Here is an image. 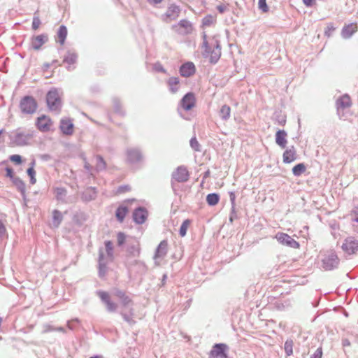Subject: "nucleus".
<instances>
[{"instance_id":"obj_1","label":"nucleus","mask_w":358,"mask_h":358,"mask_svg":"<svg viewBox=\"0 0 358 358\" xmlns=\"http://www.w3.org/2000/svg\"><path fill=\"white\" fill-rule=\"evenodd\" d=\"M202 48L203 57H208L211 64H215L218 62L221 57V45L216 37L214 36L208 41L206 34L203 33Z\"/></svg>"},{"instance_id":"obj_2","label":"nucleus","mask_w":358,"mask_h":358,"mask_svg":"<svg viewBox=\"0 0 358 358\" xmlns=\"http://www.w3.org/2000/svg\"><path fill=\"white\" fill-rule=\"evenodd\" d=\"M339 259L334 250L327 251L322 259V266L325 271H331L336 268L339 264Z\"/></svg>"},{"instance_id":"obj_3","label":"nucleus","mask_w":358,"mask_h":358,"mask_svg":"<svg viewBox=\"0 0 358 358\" xmlns=\"http://www.w3.org/2000/svg\"><path fill=\"white\" fill-rule=\"evenodd\" d=\"M352 106L350 96L345 94L340 96L336 101V107L337 115L340 119L345 117L346 110L349 109Z\"/></svg>"},{"instance_id":"obj_4","label":"nucleus","mask_w":358,"mask_h":358,"mask_svg":"<svg viewBox=\"0 0 358 358\" xmlns=\"http://www.w3.org/2000/svg\"><path fill=\"white\" fill-rule=\"evenodd\" d=\"M47 104L51 110H59L61 107V98L56 89L50 90L46 96Z\"/></svg>"},{"instance_id":"obj_5","label":"nucleus","mask_w":358,"mask_h":358,"mask_svg":"<svg viewBox=\"0 0 358 358\" xmlns=\"http://www.w3.org/2000/svg\"><path fill=\"white\" fill-rule=\"evenodd\" d=\"M20 108L23 113L32 114L36 110L37 103L34 97L26 96L20 101Z\"/></svg>"},{"instance_id":"obj_6","label":"nucleus","mask_w":358,"mask_h":358,"mask_svg":"<svg viewBox=\"0 0 358 358\" xmlns=\"http://www.w3.org/2000/svg\"><path fill=\"white\" fill-rule=\"evenodd\" d=\"M172 29L180 35H187L192 33L193 26L190 21L182 19L178 23L172 25Z\"/></svg>"},{"instance_id":"obj_7","label":"nucleus","mask_w":358,"mask_h":358,"mask_svg":"<svg viewBox=\"0 0 358 358\" xmlns=\"http://www.w3.org/2000/svg\"><path fill=\"white\" fill-rule=\"evenodd\" d=\"M275 238L282 245L289 247L291 248L297 249L299 248L300 245L299 242L295 241L293 238H292L289 235L282 232H278Z\"/></svg>"},{"instance_id":"obj_8","label":"nucleus","mask_w":358,"mask_h":358,"mask_svg":"<svg viewBox=\"0 0 358 358\" xmlns=\"http://www.w3.org/2000/svg\"><path fill=\"white\" fill-rule=\"evenodd\" d=\"M180 11L181 9L180 6L176 4H171L168 7L166 13L161 15V20L166 23L171 22L179 17Z\"/></svg>"},{"instance_id":"obj_9","label":"nucleus","mask_w":358,"mask_h":358,"mask_svg":"<svg viewBox=\"0 0 358 358\" xmlns=\"http://www.w3.org/2000/svg\"><path fill=\"white\" fill-rule=\"evenodd\" d=\"M53 122L47 115H43L38 117L36 122L37 129L42 132H48L51 130Z\"/></svg>"},{"instance_id":"obj_10","label":"nucleus","mask_w":358,"mask_h":358,"mask_svg":"<svg viewBox=\"0 0 358 358\" xmlns=\"http://www.w3.org/2000/svg\"><path fill=\"white\" fill-rule=\"evenodd\" d=\"M189 173L184 166H178L172 173V180L178 182H185L189 180Z\"/></svg>"},{"instance_id":"obj_11","label":"nucleus","mask_w":358,"mask_h":358,"mask_svg":"<svg viewBox=\"0 0 358 358\" xmlns=\"http://www.w3.org/2000/svg\"><path fill=\"white\" fill-rule=\"evenodd\" d=\"M59 129L63 134L70 136L74 132V125L73 120L65 117L60 120Z\"/></svg>"},{"instance_id":"obj_12","label":"nucleus","mask_w":358,"mask_h":358,"mask_svg":"<svg viewBox=\"0 0 358 358\" xmlns=\"http://www.w3.org/2000/svg\"><path fill=\"white\" fill-rule=\"evenodd\" d=\"M343 250L348 254H354L358 250V241L352 238H348L345 240L341 246Z\"/></svg>"},{"instance_id":"obj_13","label":"nucleus","mask_w":358,"mask_h":358,"mask_svg":"<svg viewBox=\"0 0 358 358\" xmlns=\"http://www.w3.org/2000/svg\"><path fill=\"white\" fill-rule=\"evenodd\" d=\"M195 105V97L193 93H187L180 102V107L187 111L191 110Z\"/></svg>"},{"instance_id":"obj_14","label":"nucleus","mask_w":358,"mask_h":358,"mask_svg":"<svg viewBox=\"0 0 358 358\" xmlns=\"http://www.w3.org/2000/svg\"><path fill=\"white\" fill-rule=\"evenodd\" d=\"M97 295L106 304L107 309L109 311L113 312L117 309V305L111 301L110 296L108 292L104 291H99L98 292Z\"/></svg>"},{"instance_id":"obj_15","label":"nucleus","mask_w":358,"mask_h":358,"mask_svg":"<svg viewBox=\"0 0 358 358\" xmlns=\"http://www.w3.org/2000/svg\"><path fill=\"white\" fill-rule=\"evenodd\" d=\"M227 348L223 343L215 344L210 352V358H227L225 352Z\"/></svg>"},{"instance_id":"obj_16","label":"nucleus","mask_w":358,"mask_h":358,"mask_svg":"<svg viewBox=\"0 0 358 358\" xmlns=\"http://www.w3.org/2000/svg\"><path fill=\"white\" fill-rule=\"evenodd\" d=\"M179 71L182 77L188 78L195 73L196 67L193 62H187L180 66Z\"/></svg>"},{"instance_id":"obj_17","label":"nucleus","mask_w":358,"mask_h":358,"mask_svg":"<svg viewBox=\"0 0 358 358\" xmlns=\"http://www.w3.org/2000/svg\"><path fill=\"white\" fill-rule=\"evenodd\" d=\"M357 31L356 24H349L345 25L341 30V36L343 38H350Z\"/></svg>"},{"instance_id":"obj_18","label":"nucleus","mask_w":358,"mask_h":358,"mask_svg":"<svg viewBox=\"0 0 358 358\" xmlns=\"http://www.w3.org/2000/svg\"><path fill=\"white\" fill-rule=\"evenodd\" d=\"M283 162L289 164L296 159V152L295 148L292 145L290 148L287 149L282 155Z\"/></svg>"},{"instance_id":"obj_19","label":"nucleus","mask_w":358,"mask_h":358,"mask_svg":"<svg viewBox=\"0 0 358 358\" xmlns=\"http://www.w3.org/2000/svg\"><path fill=\"white\" fill-rule=\"evenodd\" d=\"M287 134L285 130H278L275 134V143L281 148H285L287 145Z\"/></svg>"},{"instance_id":"obj_20","label":"nucleus","mask_w":358,"mask_h":358,"mask_svg":"<svg viewBox=\"0 0 358 358\" xmlns=\"http://www.w3.org/2000/svg\"><path fill=\"white\" fill-rule=\"evenodd\" d=\"M147 216L148 212L142 208L135 210L133 213L134 220L138 224L143 223L145 221Z\"/></svg>"},{"instance_id":"obj_21","label":"nucleus","mask_w":358,"mask_h":358,"mask_svg":"<svg viewBox=\"0 0 358 358\" xmlns=\"http://www.w3.org/2000/svg\"><path fill=\"white\" fill-rule=\"evenodd\" d=\"M115 296L117 297L122 306L128 307L132 305V301L129 298V296L126 295V294L121 290H116L114 293Z\"/></svg>"},{"instance_id":"obj_22","label":"nucleus","mask_w":358,"mask_h":358,"mask_svg":"<svg viewBox=\"0 0 358 358\" xmlns=\"http://www.w3.org/2000/svg\"><path fill=\"white\" fill-rule=\"evenodd\" d=\"M47 41L48 36L46 35H38L32 38L31 45L34 49L38 50Z\"/></svg>"},{"instance_id":"obj_23","label":"nucleus","mask_w":358,"mask_h":358,"mask_svg":"<svg viewBox=\"0 0 358 358\" xmlns=\"http://www.w3.org/2000/svg\"><path fill=\"white\" fill-rule=\"evenodd\" d=\"M168 85L169 86L170 91L173 93H176L180 88V80L178 78L171 77L168 80Z\"/></svg>"},{"instance_id":"obj_24","label":"nucleus","mask_w":358,"mask_h":358,"mask_svg":"<svg viewBox=\"0 0 358 358\" xmlns=\"http://www.w3.org/2000/svg\"><path fill=\"white\" fill-rule=\"evenodd\" d=\"M67 29L64 25H62L59 27V30L57 31V40L61 45H64L65 40L67 36Z\"/></svg>"},{"instance_id":"obj_25","label":"nucleus","mask_w":358,"mask_h":358,"mask_svg":"<svg viewBox=\"0 0 358 358\" xmlns=\"http://www.w3.org/2000/svg\"><path fill=\"white\" fill-rule=\"evenodd\" d=\"M77 57L78 56L76 53L72 52H68L63 59V62L67 64L69 67L70 66L74 64L76 62Z\"/></svg>"},{"instance_id":"obj_26","label":"nucleus","mask_w":358,"mask_h":358,"mask_svg":"<svg viewBox=\"0 0 358 358\" xmlns=\"http://www.w3.org/2000/svg\"><path fill=\"white\" fill-rule=\"evenodd\" d=\"M219 113L222 120L226 121L230 117L231 108L229 106L224 104L221 107Z\"/></svg>"},{"instance_id":"obj_27","label":"nucleus","mask_w":358,"mask_h":358,"mask_svg":"<svg viewBox=\"0 0 358 358\" xmlns=\"http://www.w3.org/2000/svg\"><path fill=\"white\" fill-rule=\"evenodd\" d=\"M306 171V166L303 163H299L292 168V173L296 177L301 176Z\"/></svg>"},{"instance_id":"obj_28","label":"nucleus","mask_w":358,"mask_h":358,"mask_svg":"<svg viewBox=\"0 0 358 358\" xmlns=\"http://www.w3.org/2000/svg\"><path fill=\"white\" fill-rule=\"evenodd\" d=\"M168 252V243L166 241H162L158 245V258L164 257Z\"/></svg>"},{"instance_id":"obj_29","label":"nucleus","mask_w":358,"mask_h":358,"mask_svg":"<svg viewBox=\"0 0 358 358\" xmlns=\"http://www.w3.org/2000/svg\"><path fill=\"white\" fill-rule=\"evenodd\" d=\"M128 213V208L125 206H120L115 213L117 219L122 222Z\"/></svg>"},{"instance_id":"obj_30","label":"nucleus","mask_w":358,"mask_h":358,"mask_svg":"<svg viewBox=\"0 0 358 358\" xmlns=\"http://www.w3.org/2000/svg\"><path fill=\"white\" fill-rule=\"evenodd\" d=\"M220 201V195L216 193L208 194L206 196V201L209 206H215Z\"/></svg>"},{"instance_id":"obj_31","label":"nucleus","mask_w":358,"mask_h":358,"mask_svg":"<svg viewBox=\"0 0 358 358\" xmlns=\"http://www.w3.org/2000/svg\"><path fill=\"white\" fill-rule=\"evenodd\" d=\"M294 342L292 339H287L285 342L284 349L286 356L289 357L293 354Z\"/></svg>"},{"instance_id":"obj_32","label":"nucleus","mask_w":358,"mask_h":358,"mask_svg":"<svg viewBox=\"0 0 358 358\" xmlns=\"http://www.w3.org/2000/svg\"><path fill=\"white\" fill-rule=\"evenodd\" d=\"M190 223H191V221H190V220H188V219H187L182 222V223L180 227V230H179V234L181 237H184L186 235L187 228L189 226Z\"/></svg>"},{"instance_id":"obj_33","label":"nucleus","mask_w":358,"mask_h":358,"mask_svg":"<svg viewBox=\"0 0 358 358\" xmlns=\"http://www.w3.org/2000/svg\"><path fill=\"white\" fill-rule=\"evenodd\" d=\"M216 21V17L212 15H208L205 16L202 20V24L203 26H210Z\"/></svg>"},{"instance_id":"obj_34","label":"nucleus","mask_w":358,"mask_h":358,"mask_svg":"<svg viewBox=\"0 0 358 358\" xmlns=\"http://www.w3.org/2000/svg\"><path fill=\"white\" fill-rule=\"evenodd\" d=\"M189 144H190L191 148L194 151H196V152H200L201 151V145H200V144H199V143L197 141L196 137H192L190 139Z\"/></svg>"},{"instance_id":"obj_35","label":"nucleus","mask_w":358,"mask_h":358,"mask_svg":"<svg viewBox=\"0 0 358 358\" xmlns=\"http://www.w3.org/2000/svg\"><path fill=\"white\" fill-rule=\"evenodd\" d=\"M52 217L54 221L56 222L57 225L59 224L61 221L62 220V215L61 212L57 210H55L52 212Z\"/></svg>"},{"instance_id":"obj_36","label":"nucleus","mask_w":358,"mask_h":358,"mask_svg":"<svg viewBox=\"0 0 358 358\" xmlns=\"http://www.w3.org/2000/svg\"><path fill=\"white\" fill-rule=\"evenodd\" d=\"M27 174L30 177L31 183L35 184L36 182V180L35 178L36 171L33 166H31L27 169Z\"/></svg>"},{"instance_id":"obj_37","label":"nucleus","mask_w":358,"mask_h":358,"mask_svg":"<svg viewBox=\"0 0 358 358\" xmlns=\"http://www.w3.org/2000/svg\"><path fill=\"white\" fill-rule=\"evenodd\" d=\"M258 6L259 8L264 13L268 10V6H267L266 0H259Z\"/></svg>"},{"instance_id":"obj_38","label":"nucleus","mask_w":358,"mask_h":358,"mask_svg":"<svg viewBox=\"0 0 358 358\" xmlns=\"http://www.w3.org/2000/svg\"><path fill=\"white\" fill-rule=\"evenodd\" d=\"M352 221L358 223V205L355 206L351 211Z\"/></svg>"},{"instance_id":"obj_39","label":"nucleus","mask_w":358,"mask_h":358,"mask_svg":"<svg viewBox=\"0 0 358 358\" xmlns=\"http://www.w3.org/2000/svg\"><path fill=\"white\" fill-rule=\"evenodd\" d=\"M10 160L15 164H20L22 163V157L19 155H13L10 157Z\"/></svg>"},{"instance_id":"obj_40","label":"nucleus","mask_w":358,"mask_h":358,"mask_svg":"<svg viewBox=\"0 0 358 358\" xmlns=\"http://www.w3.org/2000/svg\"><path fill=\"white\" fill-rule=\"evenodd\" d=\"M105 245H106V250L107 254L109 256H112V255H113V250L112 242L110 241H106V243H105Z\"/></svg>"},{"instance_id":"obj_41","label":"nucleus","mask_w":358,"mask_h":358,"mask_svg":"<svg viewBox=\"0 0 358 358\" xmlns=\"http://www.w3.org/2000/svg\"><path fill=\"white\" fill-rule=\"evenodd\" d=\"M117 243L119 245H122L126 239V236L122 232H119L117 235Z\"/></svg>"},{"instance_id":"obj_42","label":"nucleus","mask_w":358,"mask_h":358,"mask_svg":"<svg viewBox=\"0 0 358 358\" xmlns=\"http://www.w3.org/2000/svg\"><path fill=\"white\" fill-rule=\"evenodd\" d=\"M97 166L99 169H105L106 166V162L101 156L96 157Z\"/></svg>"},{"instance_id":"obj_43","label":"nucleus","mask_w":358,"mask_h":358,"mask_svg":"<svg viewBox=\"0 0 358 358\" xmlns=\"http://www.w3.org/2000/svg\"><path fill=\"white\" fill-rule=\"evenodd\" d=\"M335 30V27H334V25L330 23L327 25L325 31H324V34L326 36H330L331 33Z\"/></svg>"},{"instance_id":"obj_44","label":"nucleus","mask_w":358,"mask_h":358,"mask_svg":"<svg viewBox=\"0 0 358 358\" xmlns=\"http://www.w3.org/2000/svg\"><path fill=\"white\" fill-rule=\"evenodd\" d=\"M40 25H41V20H40L39 17H34L33 22H32V28L34 30H36L37 29H38Z\"/></svg>"},{"instance_id":"obj_45","label":"nucleus","mask_w":358,"mask_h":358,"mask_svg":"<svg viewBox=\"0 0 358 358\" xmlns=\"http://www.w3.org/2000/svg\"><path fill=\"white\" fill-rule=\"evenodd\" d=\"M229 197H230V201L231 203V208H232V213H234L235 210V200H236V195L234 192H231L229 193Z\"/></svg>"},{"instance_id":"obj_46","label":"nucleus","mask_w":358,"mask_h":358,"mask_svg":"<svg viewBox=\"0 0 358 358\" xmlns=\"http://www.w3.org/2000/svg\"><path fill=\"white\" fill-rule=\"evenodd\" d=\"M322 348H318L316 351L310 355V358H322Z\"/></svg>"},{"instance_id":"obj_47","label":"nucleus","mask_w":358,"mask_h":358,"mask_svg":"<svg viewBox=\"0 0 358 358\" xmlns=\"http://www.w3.org/2000/svg\"><path fill=\"white\" fill-rule=\"evenodd\" d=\"M217 10L220 13H224L227 10V6L224 4H220L217 6Z\"/></svg>"},{"instance_id":"obj_48","label":"nucleus","mask_w":358,"mask_h":358,"mask_svg":"<svg viewBox=\"0 0 358 358\" xmlns=\"http://www.w3.org/2000/svg\"><path fill=\"white\" fill-rule=\"evenodd\" d=\"M6 233V227L4 224L0 221V238H1Z\"/></svg>"},{"instance_id":"obj_49","label":"nucleus","mask_w":358,"mask_h":358,"mask_svg":"<svg viewBox=\"0 0 358 358\" xmlns=\"http://www.w3.org/2000/svg\"><path fill=\"white\" fill-rule=\"evenodd\" d=\"M6 176L7 177H9L10 178H13V171L12 169L6 168Z\"/></svg>"},{"instance_id":"obj_50","label":"nucleus","mask_w":358,"mask_h":358,"mask_svg":"<svg viewBox=\"0 0 358 358\" xmlns=\"http://www.w3.org/2000/svg\"><path fill=\"white\" fill-rule=\"evenodd\" d=\"M314 1H315V0H303V3L307 7H311L313 5Z\"/></svg>"},{"instance_id":"obj_51","label":"nucleus","mask_w":358,"mask_h":358,"mask_svg":"<svg viewBox=\"0 0 358 358\" xmlns=\"http://www.w3.org/2000/svg\"><path fill=\"white\" fill-rule=\"evenodd\" d=\"M350 345V341L348 339H345L343 341V346H348Z\"/></svg>"},{"instance_id":"obj_52","label":"nucleus","mask_w":358,"mask_h":358,"mask_svg":"<svg viewBox=\"0 0 358 358\" xmlns=\"http://www.w3.org/2000/svg\"><path fill=\"white\" fill-rule=\"evenodd\" d=\"M99 273L101 275H103L105 273V267H102L101 265H100V271Z\"/></svg>"},{"instance_id":"obj_53","label":"nucleus","mask_w":358,"mask_h":358,"mask_svg":"<svg viewBox=\"0 0 358 358\" xmlns=\"http://www.w3.org/2000/svg\"><path fill=\"white\" fill-rule=\"evenodd\" d=\"M278 122L281 125H284L286 122V120L282 117V119L279 120Z\"/></svg>"},{"instance_id":"obj_54","label":"nucleus","mask_w":358,"mask_h":358,"mask_svg":"<svg viewBox=\"0 0 358 358\" xmlns=\"http://www.w3.org/2000/svg\"><path fill=\"white\" fill-rule=\"evenodd\" d=\"M128 189H129V188H127V187H120V188L119 189V192H125V191H127V190H128Z\"/></svg>"},{"instance_id":"obj_55","label":"nucleus","mask_w":358,"mask_h":358,"mask_svg":"<svg viewBox=\"0 0 358 358\" xmlns=\"http://www.w3.org/2000/svg\"><path fill=\"white\" fill-rule=\"evenodd\" d=\"M122 315L124 316V319H125L127 321H128V322H130V321H131V319H130L129 317H127V316L126 315V314H125V313H122Z\"/></svg>"},{"instance_id":"obj_56","label":"nucleus","mask_w":358,"mask_h":358,"mask_svg":"<svg viewBox=\"0 0 358 358\" xmlns=\"http://www.w3.org/2000/svg\"><path fill=\"white\" fill-rule=\"evenodd\" d=\"M166 278H167L166 275V274H164V275H163V277H162V285H164V282H165V280H166Z\"/></svg>"},{"instance_id":"obj_57","label":"nucleus","mask_w":358,"mask_h":358,"mask_svg":"<svg viewBox=\"0 0 358 358\" xmlns=\"http://www.w3.org/2000/svg\"><path fill=\"white\" fill-rule=\"evenodd\" d=\"M158 71H164V69H163V67L162 66H159L158 64Z\"/></svg>"},{"instance_id":"obj_58","label":"nucleus","mask_w":358,"mask_h":358,"mask_svg":"<svg viewBox=\"0 0 358 358\" xmlns=\"http://www.w3.org/2000/svg\"><path fill=\"white\" fill-rule=\"evenodd\" d=\"M90 358H101V357L99 356H94V357H90Z\"/></svg>"},{"instance_id":"obj_59","label":"nucleus","mask_w":358,"mask_h":358,"mask_svg":"<svg viewBox=\"0 0 358 358\" xmlns=\"http://www.w3.org/2000/svg\"><path fill=\"white\" fill-rule=\"evenodd\" d=\"M229 220H230V222H232V221H233V217H232V215H231V216H230Z\"/></svg>"},{"instance_id":"obj_60","label":"nucleus","mask_w":358,"mask_h":358,"mask_svg":"<svg viewBox=\"0 0 358 358\" xmlns=\"http://www.w3.org/2000/svg\"><path fill=\"white\" fill-rule=\"evenodd\" d=\"M58 190H60L61 192H64V189H59Z\"/></svg>"},{"instance_id":"obj_61","label":"nucleus","mask_w":358,"mask_h":358,"mask_svg":"<svg viewBox=\"0 0 358 358\" xmlns=\"http://www.w3.org/2000/svg\"><path fill=\"white\" fill-rule=\"evenodd\" d=\"M162 0H158V3H159L160 2H162Z\"/></svg>"},{"instance_id":"obj_62","label":"nucleus","mask_w":358,"mask_h":358,"mask_svg":"<svg viewBox=\"0 0 358 358\" xmlns=\"http://www.w3.org/2000/svg\"><path fill=\"white\" fill-rule=\"evenodd\" d=\"M357 231H358V229H357Z\"/></svg>"}]
</instances>
